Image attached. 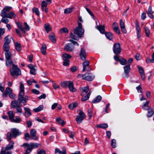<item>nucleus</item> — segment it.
Wrapping results in <instances>:
<instances>
[{
	"label": "nucleus",
	"mask_w": 154,
	"mask_h": 154,
	"mask_svg": "<svg viewBox=\"0 0 154 154\" xmlns=\"http://www.w3.org/2000/svg\"><path fill=\"white\" fill-rule=\"evenodd\" d=\"M12 8L11 7H5L1 11V16L2 17H7L8 18L10 19L15 18L16 15L13 12L11 11L8 13V12L11 10Z\"/></svg>",
	"instance_id": "f257e3e1"
},
{
	"label": "nucleus",
	"mask_w": 154,
	"mask_h": 154,
	"mask_svg": "<svg viewBox=\"0 0 154 154\" xmlns=\"http://www.w3.org/2000/svg\"><path fill=\"white\" fill-rule=\"evenodd\" d=\"M20 92L18 97V101L20 103H26L28 100V97L27 96L24 97V86L22 82L20 83Z\"/></svg>",
	"instance_id": "f03ea898"
},
{
	"label": "nucleus",
	"mask_w": 154,
	"mask_h": 154,
	"mask_svg": "<svg viewBox=\"0 0 154 154\" xmlns=\"http://www.w3.org/2000/svg\"><path fill=\"white\" fill-rule=\"evenodd\" d=\"M11 133L8 132L7 134V139L8 141H10L11 137L15 138L17 136L20 135L21 132L16 128H12L11 130Z\"/></svg>",
	"instance_id": "7ed1b4c3"
},
{
	"label": "nucleus",
	"mask_w": 154,
	"mask_h": 154,
	"mask_svg": "<svg viewBox=\"0 0 154 154\" xmlns=\"http://www.w3.org/2000/svg\"><path fill=\"white\" fill-rule=\"evenodd\" d=\"M11 74L14 78L17 77L21 74V71L17 66L13 65L12 68L10 69Z\"/></svg>",
	"instance_id": "20e7f679"
},
{
	"label": "nucleus",
	"mask_w": 154,
	"mask_h": 154,
	"mask_svg": "<svg viewBox=\"0 0 154 154\" xmlns=\"http://www.w3.org/2000/svg\"><path fill=\"white\" fill-rule=\"evenodd\" d=\"M78 26L74 30V33L80 37L84 34V30L82 28V24L81 23H78Z\"/></svg>",
	"instance_id": "39448f33"
},
{
	"label": "nucleus",
	"mask_w": 154,
	"mask_h": 154,
	"mask_svg": "<svg viewBox=\"0 0 154 154\" xmlns=\"http://www.w3.org/2000/svg\"><path fill=\"white\" fill-rule=\"evenodd\" d=\"M12 55L11 53H10L5 54L6 65L8 68L10 67L11 65L13 66V65H14L11 59V57Z\"/></svg>",
	"instance_id": "423d86ee"
},
{
	"label": "nucleus",
	"mask_w": 154,
	"mask_h": 154,
	"mask_svg": "<svg viewBox=\"0 0 154 154\" xmlns=\"http://www.w3.org/2000/svg\"><path fill=\"white\" fill-rule=\"evenodd\" d=\"M85 118V113L81 110H79L78 115L76 116L75 120L78 123L80 124L82 122V121Z\"/></svg>",
	"instance_id": "0eeeda50"
},
{
	"label": "nucleus",
	"mask_w": 154,
	"mask_h": 154,
	"mask_svg": "<svg viewBox=\"0 0 154 154\" xmlns=\"http://www.w3.org/2000/svg\"><path fill=\"white\" fill-rule=\"evenodd\" d=\"M39 145L40 144L37 143H31L29 144L24 143L23 145V146L24 148H26V147H29V149L32 150L33 148H38Z\"/></svg>",
	"instance_id": "6e6552de"
},
{
	"label": "nucleus",
	"mask_w": 154,
	"mask_h": 154,
	"mask_svg": "<svg viewBox=\"0 0 154 154\" xmlns=\"http://www.w3.org/2000/svg\"><path fill=\"white\" fill-rule=\"evenodd\" d=\"M113 51L114 53L116 54H119L120 53L121 49L120 47V44L119 43L117 42L114 45L113 47Z\"/></svg>",
	"instance_id": "1a4fd4ad"
},
{
	"label": "nucleus",
	"mask_w": 154,
	"mask_h": 154,
	"mask_svg": "<svg viewBox=\"0 0 154 154\" xmlns=\"http://www.w3.org/2000/svg\"><path fill=\"white\" fill-rule=\"evenodd\" d=\"M79 77L82 78V79L89 81H92L94 78V76L89 73L84 75L81 74L78 75Z\"/></svg>",
	"instance_id": "9d476101"
},
{
	"label": "nucleus",
	"mask_w": 154,
	"mask_h": 154,
	"mask_svg": "<svg viewBox=\"0 0 154 154\" xmlns=\"http://www.w3.org/2000/svg\"><path fill=\"white\" fill-rule=\"evenodd\" d=\"M124 68L125 73V74L124 75V77L127 78L128 77L129 73L131 69L130 64L125 66Z\"/></svg>",
	"instance_id": "9b49d317"
},
{
	"label": "nucleus",
	"mask_w": 154,
	"mask_h": 154,
	"mask_svg": "<svg viewBox=\"0 0 154 154\" xmlns=\"http://www.w3.org/2000/svg\"><path fill=\"white\" fill-rule=\"evenodd\" d=\"M135 25L136 26V32L137 38L139 40L140 37L141 29L139 26L138 22L137 20H135Z\"/></svg>",
	"instance_id": "f8f14e48"
},
{
	"label": "nucleus",
	"mask_w": 154,
	"mask_h": 154,
	"mask_svg": "<svg viewBox=\"0 0 154 154\" xmlns=\"http://www.w3.org/2000/svg\"><path fill=\"white\" fill-rule=\"evenodd\" d=\"M74 48V47L72 44H66L64 46V49L67 51H71Z\"/></svg>",
	"instance_id": "ddd939ff"
},
{
	"label": "nucleus",
	"mask_w": 154,
	"mask_h": 154,
	"mask_svg": "<svg viewBox=\"0 0 154 154\" xmlns=\"http://www.w3.org/2000/svg\"><path fill=\"white\" fill-rule=\"evenodd\" d=\"M30 134L32 139L35 140H38V137L36 136V131L35 129H32L31 130Z\"/></svg>",
	"instance_id": "4468645a"
},
{
	"label": "nucleus",
	"mask_w": 154,
	"mask_h": 154,
	"mask_svg": "<svg viewBox=\"0 0 154 154\" xmlns=\"http://www.w3.org/2000/svg\"><path fill=\"white\" fill-rule=\"evenodd\" d=\"M49 4L47 2H45V1H42L41 3V9L42 11L47 13L48 11V9L47 8V6L48 4Z\"/></svg>",
	"instance_id": "2eb2a0df"
},
{
	"label": "nucleus",
	"mask_w": 154,
	"mask_h": 154,
	"mask_svg": "<svg viewBox=\"0 0 154 154\" xmlns=\"http://www.w3.org/2000/svg\"><path fill=\"white\" fill-rule=\"evenodd\" d=\"M81 59L83 60H85L86 59V54L85 50L83 48L81 49L80 53Z\"/></svg>",
	"instance_id": "dca6fc26"
},
{
	"label": "nucleus",
	"mask_w": 154,
	"mask_h": 154,
	"mask_svg": "<svg viewBox=\"0 0 154 154\" xmlns=\"http://www.w3.org/2000/svg\"><path fill=\"white\" fill-rule=\"evenodd\" d=\"M120 26L122 32L124 33H127V31L125 28V23L122 21V19H120Z\"/></svg>",
	"instance_id": "f3484780"
},
{
	"label": "nucleus",
	"mask_w": 154,
	"mask_h": 154,
	"mask_svg": "<svg viewBox=\"0 0 154 154\" xmlns=\"http://www.w3.org/2000/svg\"><path fill=\"white\" fill-rule=\"evenodd\" d=\"M23 109L25 111V113L23 114L26 117H28L31 115L32 113L29 108L24 107Z\"/></svg>",
	"instance_id": "a211bd4d"
},
{
	"label": "nucleus",
	"mask_w": 154,
	"mask_h": 154,
	"mask_svg": "<svg viewBox=\"0 0 154 154\" xmlns=\"http://www.w3.org/2000/svg\"><path fill=\"white\" fill-rule=\"evenodd\" d=\"M28 67L30 69V73L31 74L35 75L36 74V69L35 68V66L32 64H29Z\"/></svg>",
	"instance_id": "6ab92c4d"
},
{
	"label": "nucleus",
	"mask_w": 154,
	"mask_h": 154,
	"mask_svg": "<svg viewBox=\"0 0 154 154\" xmlns=\"http://www.w3.org/2000/svg\"><path fill=\"white\" fill-rule=\"evenodd\" d=\"M69 91L72 92H74L76 91V89L74 87L73 83L72 82L70 81L68 86Z\"/></svg>",
	"instance_id": "aec40b11"
},
{
	"label": "nucleus",
	"mask_w": 154,
	"mask_h": 154,
	"mask_svg": "<svg viewBox=\"0 0 154 154\" xmlns=\"http://www.w3.org/2000/svg\"><path fill=\"white\" fill-rule=\"evenodd\" d=\"M12 92V90L9 87L6 88L5 92L3 94V96L4 97H6L7 95H9Z\"/></svg>",
	"instance_id": "412c9836"
},
{
	"label": "nucleus",
	"mask_w": 154,
	"mask_h": 154,
	"mask_svg": "<svg viewBox=\"0 0 154 154\" xmlns=\"http://www.w3.org/2000/svg\"><path fill=\"white\" fill-rule=\"evenodd\" d=\"M89 62L88 61H86L83 63V71L89 70V69H87V68L89 66Z\"/></svg>",
	"instance_id": "4be33fe9"
},
{
	"label": "nucleus",
	"mask_w": 154,
	"mask_h": 154,
	"mask_svg": "<svg viewBox=\"0 0 154 154\" xmlns=\"http://www.w3.org/2000/svg\"><path fill=\"white\" fill-rule=\"evenodd\" d=\"M153 12L152 11L151 6H149L147 14L148 16L151 18L152 19L153 18Z\"/></svg>",
	"instance_id": "5701e85b"
},
{
	"label": "nucleus",
	"mask_w": 154,
	"mask_h": 154,
	"mask_svg": "<svg viewBox=\"0 0 154 154\" xmlns=\"http://www.w3.org/2000/svg\"><path fill=\"white\" fill-rule=\"evenodd\" d=\"M10 49V47L9 46V44H4L3 46V49L4 51L5 52V54L7 53H11L10 51H9Z\"/></svg>",
	"instance_id": "b1692460"
},
{
	"label": "nucleus",
	"mask_w": 154,
	"mask_h": 154,
	"mask_svg": "<svg viewBox=\"0 0 154 154\" xmlns=\"http://www.w3.org/2000/svg\"><path fill=\"white\" fill-rule=\"evenodd\" d=\"M55 153H58L59 154H66V151L65 148H63L62 151H61L59 149L57 148L55 149Z\"/></svg>",
	"instance_id": "393cba45"
},
{
	"label": "nucleus",
	"mask_w": 154,
	"mask_h": 154,
	"mask_svg": "<svg viewBox=\"0 0 154 154\" xmlns=\"http://www.w3.org/2000/svg\"><path fill=\"white\" fill-rule=\"evenodd\" d=\"M97 29L102 34L104 33L105 32L104 26H102L101 25L97 26Z\"/></svg>",
	"instance_id": "a878e982"
},
{
	"label": "nucleus",
	"mask_w": 154,
	"mask_h": 154,
	"mask_svg": "<svg viewBox=\"0 0 154 154\" xmlns=\"http://www.w3.org/2000/svg\"><path fill=\"white\" fill-rule=\"evenodd\" d=\"M62 57L63 60H69V59L71 57V56L66 53L63 54Z\"/></svg>",
	"instance_id": "bb28decb"
},
{
	"label": "nucleus",
	"mask_w": 154,
	"mask_h": 154,
	"mask_svg": "<svg viewBox=\"0 0 154 154\" xmlns=\"http://www.w3.org/2000/svg\"><path fill=\"white\" fill-rule=\"evenodd\" d=\"M69 82L70 81L62 82L60 83V85L63 88H66L68 87Z\"/></svg>",
	"instance_id": "cd10ccee"
},
{
	"label": "nucleus",
	"mask_w": 154,
	"mask_h": 154,
	"mask_svg": "<svg viewBox=\"0 0 154 154\" xmlns=\"http://www.w3.org/2000/svg\"><path fill=\"white\" fill-rule=\"evenodd\" d=\"M18 101L16 100H14L11 103V107L12 108H16L17 106H18Z\"/></svg>",
	"instance_id": "c85d7f7f"
},
{
	"label": "nucleus",
	"mask_w": 154,
	"mask_h": 154,
	"mask_svg": "<svg viewBox=\"0 0 154 154\" xmlns=\"http://www.w3.org/2000/svg\"><path fill=\"white\" fill-rule=\"evenodd\" d=\"M8 114L9 116V119L11 122L14 117V115L13 112L10 111L8 112Z\"/></svg>",
	"instance_id": "c756f323"
},
{
	"label": "nucleus",
	"mask_w": 154,
	"mask_h": 154,
	"mask_svg": "<svg viewBox=\"0 0 154 154\" xmlns=\"http://www.w3.org/2000/svg\"><path fill=\"white\" fill-rule=\"evenodd\" d=\"M101 99V97L100 95H98L94 99L92 102L94 103H96L100 102Z\"/></svg>",
	"instance_id": "7c9ffc66"
},
{
	"label": "nucleus",
	"mask_w": 154,
	"mask_h": 154,
	"mask_svg": "<svg viewBox=\"0 0 154 154\" xmlns=\"http://www.w3.org/2000/svg\"><path fill=\"white\" fill-rule=\"evenodd\" d=\"M14 142L13 141H11L9 144L6 147L5 149L6 150H8L13 148Z\"/></svg>",
	"instance_id": "2f4dec72"
},
{
	"label": "nucleus",
	"mask_w": 154,
	"mask_h": 154,
	"mask_svg": "<svg viewBox=\"0 0 154 154\" xmlns=\"http://www.w3.org/2000/svg\"><path fill=\"white\" fill-rule=\"evenodd\" d=\"M146 110H148V114L147 115V116L148 117H150L154 114V111L152 109L149 108V107H148Z\"/></svg>",
	"instance_id": "473e14b6"
},
{
	"label": "nucleus",
	"mask_w": 154,
	"mask_h": 154,
	"mask_svg": "<svg viewBox=\"0 0 154 154\" xmlns=\"http://www.w3.org/2000/svg\"><path fill=\"white\" fill-rule=\"evenodd\" d=\"M21 106L19 105L18 106H17L16 108V110L15 112V113H19L20 114H22V110L21 108Z\"/></svg>",
	"instance_id": "72a5a7b5"
},
{
	"label": "nucleus",
	"mask_w": 154,
	"mask_h": 154,
	"mask_svg": "<svg viewBox=\"0 0 154 154\" xmlns=\"http://www.w3.org/2000/svg\"><path fill=\"white\" fill-rule=\"evenodd\" d=\"M47 47L45 44H43L42 45V49L41 51L42 54L44 55H45L46 53Z\"/></svg>",
	"instance_id": "f704fd0d"
},
{
	"label": "nucleus",
	"mask_w": 154,
	"mask_h": 154,
	"mask_svg": "<svg viewBox=\"0 0 154 154\" xmlns=\"http://www.w3.org/2000/svg\"><path fill=\"white\" fill-rule=\"evenodd\" d=\"M96 127L105 129L107 128L108 127V125L107 124L104 123L99 125H96Z\"/></svg>",
	"instance_id": "c9c22d12"
},
{
	"label": "nucleus",
	"mask_w": 154,
	"mask_h": 154,
	"mask_svg": "<svg viewBox=\"0 0 154 154\" xmlns=\"http://www.w3.org/2000/svg\"><path fill=\"white\" fill-rule=\"evenodd\" d=\"M15 46L16 50L18 51H20L21 50V45L19 43L16 42L15 43Z\"/></svg>",
	"instance_id": "e433bc0d"
},
{
	"label": "nucleus",
	"mask_w": 154,
	"mask_h": 154,
	"mask_svg": "<svg viewBox=\"0 0 154 154\" xmlns=\"http://www.w3.org/2000/svg\"><path fill=\"white\" fill-rule=\"evenodd\" d=\"M56 121L58 124H61L62 126L64 125L65 124L64 121L62 120L60 117L57 118L56 119Z\"/></svg>",
	"instance_id": "4c0bfd02"
},
{
	"label": "nucleus",
	"mask_w": 154,
	"mask_h": 154,
	"mask_svg": "<svg viewBox=\"0 0 154 154\" xmlns=\"http://www.w3.org/2000/svg\"><path fill=\"white\" fill-rule=\"evenodd\" d=\"M43 109V106L42 105H40L37 108L34 109L33 111L35 112H38L42 110Z\"/></svg>",
	"instance_id": "58836bf2"
},
{
	"label": "nucleus",
	"mask_w": 154,
	"mask_h": 154,
	"mask_svg": "<svg viewBox=\"0 0 154 154\" xmlns=\"http://www.w3.org/2000/svg\"><path fill=\"white\" fill-rule=\"evenodd\" d=\"M106 37L110 40H112L113 38V35L111 32H106L105 33Z\"/></svg>",
	"instance_id": "ea45409f"
},
{
	"label": "nucleus",
	"mask_w": 154,
	"mask_h": 154,
	"mask_svg": "<svg viewBox=\"0 0 154 154\" xmlns=\"http://www.w3.org/2000/svg\"><path fill=\"white\" fill-rule=\"evenodd\" d=\"M74 9V7H72L71 8H67L64 11V13L66 14H68L72 12L73 9Z\"/></svg>",
	"instance_id": "a19ab883"
},
{
	"label": "nucleus",
	"mask_w": 154,
	"mask_h": 154,
	"mask_svg": "<svg viewBox=\"0 0 154 154\" xmlns=\"http://www.w3.org/2000/svg\"><path fill=\"white\" fill-rule=\"evenodd\" d=\"M44 28L45 30L47 32L51 31V28L50 25L48 24H45L44 26Z\"/></svg>",
	"instance_id": "79ce46f5"
},
{
	"label": "nucleus",
	"mask_w": 154,
	"mask_h": 154,
	"mask_svg": "<svg viewBox=\"0 0 154 154\" xmlns=\"http://www.w3.org/2000/svg\"><path fill=\"white\" fill-rule=\"evenodd\" d=\"M77 105L78 104L77 103H73L69 104L68 106V107L69 109H72L76 107Z\"/></svg>",
	"instance_id": "37998d69"
},
{
	"label": "nucleus",
	"mask_w": 154,
	"mask_h": 154,
	"mask_svg": "<svg viewBox=\"0 0 154 154\" xmlns=\"http://www.w3.org/2000/svg\"><path fill=\"white\" fill-rule=\"evenodd\" d=\"M145 32L146 36L149 37L150 35V31L149 29L146 26H145L144 27Z\"/></svg>",
	"instance_id": "c03bdc74"
},
{
	"label": "nucleus",
	"mask_w": 154,
	"mask_h": 154,
	"mask_svg": "<svg viewBox=\"0 0 154 154\" xmlns=\"http://www.w3.org/2000/svg\"><path fill=\"white\" fill-rule=\"evenodd\" d=\"M49 37L50 39L52 41V42L54 43L56 42V39L54 35L53 34L49 35Z\"/></svg>",
	"instance_id": "a18cd8bd"
},
{
	"label": "nucleus",
	"mask_w": 154,
	"mask_h": 154,
	"mask_svg": "<svg viewBox=\"0 0 154 154\" xmlns=\"http://www.w3.org/2000/svg\"><path fill=\"white\" fill-rule=\"evenodd\" d=\"M5 42L4 44H9L11 42V39L8 38V36H7L5 38H4Z\"/></svg>",
	"instance_id": "49530a36"
},
{
	"label": "nucleus",
	"mask_w": 154,
	"mask_h": 154,
	"mask_svg": "<svg viewBox=\"0 0 154 154\" xmlns=\"http://www.w3.org/2000/svg\"><path fill=\"white\" fill-rule=\"evenodd\" d=\"M32 12L35 13L36 15L39 16V11L38 8H34L32 9Z\"/></svg>",
	"instance_id": "de8ad7c7"
},
{
	"label": "nucleus",
	"mask_w": 154,
	"mask_h": 154,
	"mask_svg": "<svg viewBox=\"0 0 154 154\" xmlns=\"http://www.w3.org/2000/svg\"><path fill=\"white\" fill-rule=\"evenodd\" d=\"M21 121V119L18 117V116H16L15 117V119H14L12 120L11 122H14L16 123H20Z\"/></svg>",
	"instance_id": "09e8293b"
},
{
	"label": "nucleus",
	"mask_w": 154,
	"mask_h": 154,
	"mask_svg": "<svg viewBox=\"0 0 154 154\" xmlns=\"http://www.w3.org/2000/svg\"><path fill=\"white\" fill-rule=\"evenodd\" d=\"M91 93L89 92L86 96L82 97V101H84L88 100L90 96Z\"/></svg>",
	"instance_id": "8fccbe9b"
},
{
	"label": "nucleus",
	"mask_w": 154,
	"mask_h": 154,
	"mask_svg": "<svg viewBox=\"0 0 154 154\" xmlns=\"http://www.w3.org/2000/svg\"><path fill=\"white\" fill-rule=\"evenodd\" d=\"M24 24V28H23V29L24 30V32L23 33L24 34L25 33L26 31H28L29 30V27L26 23L25 22Z\"/></svg>",
	"instance_id": "3c124183"
},
{
	"label": "nucleus",
	"mask_w": 154,
	"mask_h": 154,
	"mask_svg": "<svg viewBox=\"0 0 154 154\" xmlns=\"http://www.w3.org/2000/svg\"><path fill=\"white\" fill-rule=\"evenodd\" d=\"M7 18V17H2L1 20V22L5 23H7L9 22V20Z\"/></svg>",
	"instance_id": "603ef678"
},
{
	"label": "nucleus",
	"mask_w": 154,
	"mask_h": 154,
	"mask_svg": "<svg viewBox=\"0 0 154 154\" xmlns=\"http://www.w3.org/2000/svg\"><path fill=\"white\" fill-rule=\"evenodd\" d=\"M93 115H94L93 113H92V109H90L88 110V115L89 117V119H91L92 116Z\"/></svg>",
	"instance_id": "864d4df0"
},
{
	"label": "nucleus",
	"mask_w": 154,
	"mask_h": 154,
	"mask_svg": "<svg viewBox=\"0 0 154 154\" xmlns=\"http://www.w3.org/2000/svg\"><path fill=\"white\" fill-rule=\"evenodd\" d=\"M120 64L122 65H125L127 63V61L124 58L120 59L119 61Z\"/></svg>",
	"instance_id": "5fc2aeb1"
},
{
	"label": "nucleus",
	"mask_w": 154,
	"mask_h": 154,
	"mask_svg": "<svg viewBox=\"0 0 154 154\" xmlns=\"http://www.w3.org/2000/svg\"><path fill=\"white\" fill-rule=\"evenodd\" d=\"M37 154H46L45 151L44 149H39L37 150Z\"/></svg>",
	"instance_id": "6e6d98bb"
},
{
	"label": "nucleus",
	"mask_w": 154,
	"mask_h": 154,
	"mask_svg": "<svg viewBox=\"0 0 154 154\" xmlns=\"http://www.w3.org/2000/svg\"><path fill=\"white\" fill-rule=\"evenodd\" d=\"M113 29L114 32H116L118 34H119L120 33V31L119 30V26L117 27H113Z\"/></svg>",
	"instance_id": "4d7b16f0"
},
{
	"label": "nucleus",
	"mask_w": 154,
	"mask_h": 154,
	"mask_svg": "<svg viewBox=\"0 0 154 154\" xmlns=\"http://www.w3.org/2000/svg\"><path fill=\"white\" fill-rule=\"evenodd\" d=\"M17 26L20 29V30L22 32H24V30L23 29V28L20 23H18L17 24Z\"/></svg>",
	"instance_id": "13d9d810"
},
{
	"label": "nucleus",
	"mask_w": 154,
	"mask_h": 154,
	"mask_svg": "<svg viewBox=\"0 0 154 154\" xmlns=\"http://www.w3.org/2000/svg\"><path fill=\"white\" fill-rule=\"evenodd\" d=\"M116 140L114 139H113L111 141V145L112 148H115L116 147Z\"/></svg>",
	"instance_id": "bf43d9fd"
},
{
	"label": "nucleus",
	"mask_w": 154,
	"mask_h": 154,
	"mask_svg": "<svg viewBox=\"0 0 154 154\" xmlns=\"http://www.w3.org/2000/svg\"><path fill=\"white\" fill-rule=\"evenodd\" d=\"M52 86L54 89H55L60 88V86L59 85H57V84L55 83H53Z\"/></svg>",
	"instance_id": "052dcab7"
},
{
	"label": "nucleus",
	"mask_w": 154,
	"mask_h": 154,
	"mask_svg": "<svg viewBox=\"0 0 154 154\" xmlns=\"http://www.w3.org/2000/svg\"><path fill=\"white\" fill-rule=\"evenodd\" d=\"M60 32L61 33H67L68 32V30L66 28H64L61 29L60 30Z\"/></svg>",
	"instance_id": "680f3d73"
},
{
	"label": "nucleus",
	"mask_w": 154,
	"mask_h": 154,
	"mask_svg": "<svg viewBox=\"0 0 154 154\" xmlns=\"http://www.w3.org/2000/svg\"><path fill=\"white\" fill-rule=\"evenodd\" d=\"M6 151L5 149H2L1 150V154H11V152H6Z\"/></svg>",
	"instance_id": "e2e57ef3"
},
{
	"label": "nucleus",
	"mask_w": 154,
	"mask_h": 154,
	"mask_svg": "<svg viewBox=\"0 0 154 154\" xmlns=\"http://www.w3.org/2000/svg\"><path fill=\"white\" fill-rule=\"evenodd\" d=\"M86 9L88 13L92 16V18L94 19V15L93 13L91 11L90 9L88 8H86Z\"/></svg>",
	"instance_id": "0e129e2a"
},
{
	"label": "nucleus",
	"mask_w": 154,
	"mask_h": 154,
	"mask_svg": "<svg viewBox=\"0 0 154 154\" xmlns=\"http://www.w3.org/2000/svg\"><path fill=\"white\" fill-rule=\"evenodd\" d=\"M30 136L28 133H26L25 134V137L26 140H28L30 138Z\"/></svg>",
	"instance_id": "69168bd1"
},
{
	"label": "nucleus",
	"mask_w": 154,
	"mask_h": 154,
	"mask_svg": "<svg viewBox=\"0 0 154 154\" xmlns=\"http://www.w3.org/2000/svg\"><path fill=\"white\" fill-rule=\"evenodd\" d=\"M82 89L83 92L85 93H87L89 90L88 88V87H83Z\"/></svg>",
	"instance_id": "338daca9"
},
{
	"label": "nucleus",
	"mask_w": 154,
	"mask_h": 154,
	"mask_svg": "<svg viewBox=\"0 0 154 154\" xmlns=\"http://www.w3.org/2000/svg\"><path fill=\"white\" fill-rule=\"evenodd\" d=\"M138 68L140 74L144 73V70L143 68L140 66H138Z\"/></svg>",
	"instance_id": "774afa93"
}]
</instances>
